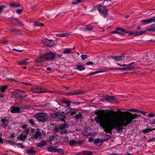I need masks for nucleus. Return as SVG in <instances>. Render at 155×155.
Segmentation results:
<instances>
[{
    "label": "nucleus",
    "instance_id": "e433bc0d",
    "mask_svg": "<svg viewBox=\"0 0 155 155\" xmlns=\"http://www.w3.org/2000/svg\"><path fill=\"white\" fill-rule=\"evenodd\" d=\"M116 30H118L120 31H122L123 32L125 33L126 32V30L122 28L121 27H117L116 28Z\"/></svg>",
    "mask_w": 155,
    "mask_h": 155
},
{
    "label": "nucleus",
    "instance_id": "a18cd8bd",
    "mask_svg": "<svg viewBox=\"0 0 155 155\" xmlns=\"http://www.w3.org/2000/svg\"><path fill=\"white\" fill-rule=\"evenodd\" d=\"M65 117L64 115L63 116H61L60 115H59L58 116V118H59L61 120H62L64 119L65 118Z\"/></svg>",
    "mask_w": 155,
    "mask_h": 155
},
{
    "label": "nucleus",
    "instance_id": "09e8293b",
    "mask_svg": "<svg viewBox=\"0 0 155 155\" xmlns=\"http://www.w3.org/2000/svg\"><path fill=\"white\" fill-rule=\"evenodd\" d=\"M64 102L67 104V106L68 107H69L70 105V101H65Z\"/></svg>",
    "mask_w": 155,
    "mask_h": 155
},
{
    "label": "nucleus",
    "instance_id": "7c9ffc66",
    "mask_svg": "<svg viewBox=\"0 0 155 155\" xmlns=\"http://www.w3.org/2000/svg\"><path fill=\"white\" fill-rule=\"evenodd\" d=\"M72 50V49L67 48L63 51V53L65 54H69L71 53Z\"/></svg>",
    "mask_w": 155,
    "mask_h": 155
},
{
    "label": "nucleus",
    "instance_id": "c756f323",
    "mask_svg": "<svg viewBox=\"0 0 155 155\" xmlns=\"http://www.w3.org/2000/svg\"><path fill=\"white\" fill-rule=\"evenodd\" d=\"M141 21L143 23V24H145L150 23V18L147 19L142 20Z\"/></svg>",
    "mask_w": 155,
    "mask_h": 155
},
{
    "label": "nucleus",
    "instance_id": "4c0bfd02",
    "mask_svg": "<svg viewBox=\"0 0 155 155\" xmlns=\"http://www.w3.org/2000/svg\"><path fill=\"white\" fill-rule=\"evenodd\" d=\"M28 122L32 126L34 125L35 124V120L32 119L29 120Z\"/></svg>",
    "mask_w": 155,
    "mask_h": 155
},
{
    "label": "nucleus",
    "instance_id": "bb28decb",
    "mask_svg": "<svg viewBox=\"0 0 155 155\" xmlns=\"http://www.w3.org/2000/svg\"><path fill=\"white\" fill-rule=\"evenodd\" d=\"M18 63L19 65H27V63L25 62L24 59L18 61Z\"/></svg>",
    "mask_w": 155,
    "mask_h": 155
},
{
    "label": "nucleus",
    "instance_id": "5fc2aeb1",
    "mask_svg": "<svg viewBox=\"0 0 155 155\" xmlns=\"http://www.w3.org/2000/svg\"><path fill=\"white\" fill-rule=\"evenodd\" d=\"M54 136H50L49 137V139L50 141H53L54 140Z\"/></svg>",
    "mask_w": 155,
    "mask_h": 155
},
{
    "label": "nucleus",
    "instance_id": "c85d7f7f",
    "mask_svg": "<svg viewBox=\"0 0 155 155\" xmlns=\"http://www.w3.org/2000/svg\"><path fill=\"white\" fill-rule=\"evenodd\" d=\"M69 35V34L68 33H61L57 34L56 35V36L57 37H64L68 36Z\"/></svg>",
    "mask_w": 155,
    "mask_h": 155
},
{
    "label": "nucleus",
    "instance_id": "72a5a7b5",
    "mask_svg": "<svg viewBox=\"0 0 155 155\" xmlns=\"http://www.w3.org/2000/svg\"><path fill=\"white\" fill-rule=\"evenodd\" d=\"M108 70H112V71H114V70H126V69L125 68H108Z\"/></svg>",
    "mask_w": 155,
    "mask_h": 155
},
{
    "label": "nucleus",
    "instance_id": "a211bd4d",
    "mask_svg": "<svg viewBox=\"0 0 155 155\" xmlns=\"http://www.w3.org/2000/svg\"><path fill=\"white\" fill-rule=\"evenodd\" d=\"M9 6L11 7L17 8L20 7V5L19 2H12L9 4Z\"/></svg>",
    "mask_w": 155,
    "mask_h": 155
},
{
    "label": "nucleus",
    "instance_id": "4be33fe9",
    "mask_svg": "<svg viewBox=\"0 0 155 155\" xmlns=\"http://www.w3.org/2000/svg\"><path fill=\"white\" fill-rule=\"evenodd\" d=\"M27 153L29 154H33L35 153V151L33 148H29L27 150Z\"/></svg>",
    "mask_w": 155,
    "mask_h": 155
},
{
    "label": "nucleus",
    "instance_id": "6e6d98bb",
    "mask_svg": "<svg viewBox=\"0 0 155 155\" xmlns=\"http://www.w3.org/2000/svg\"><path fill=\"white\" fill-rule=\"evenodd\" d=\"M150 19V23H152V22H155V17H154Z\"/></svg>",
    "mask_w": 155,
    "mask_h": 155
},
{
    "label": "nucleus",
    "instance_id": "c9c22d12",
    "mask_svg": "<svg viewBox=\"0 0 155 155\" xmlns=\"http://www.w3.org/2000/svg\"><path fill=\"white\" fill-rule=\"evenodd\" d=\"M111 34H120L122 35H124V34L120 32H118L116 30L113 31L111 32Z\"/></svg>",
    "mask_w": 155,
    "mask_h": 155
},
{
    "label": "nucleus",
    "instance_id": "dca6fc26",
    "mask_svg": "<svg viewBox=\"0 0 155 155\" xmlns=\"http://www.w3.org/2000/svg\"><path fill=\"white\" fill-rule=\"evenodd\" d=\"M38 129H37L36 132L35 134V139H41L42 136L41 133L38 131Z\"/></svg>",
    "mask_w": 155,
    "mask_h": 155
},
{
    "label": "nucleus",
    "instance_id": "bf43d9fd",
    "mask_svg": "<svg viewBox=\"0 0 155 155\" xmlns=\"http://www.w3.org/2000/svg\"><path fill=\"white\" fill-rule=\"evenodd\" d=\"M112 112V113H114V114H116V112H113L112 111L109 110H106V113H111Z\"/></svg>",
    "mask_w": 155,
    "mask_h": 155
},
{
    "label": "nucleus",
    "instance_id": "412c9836",
    "mask_svg": "<svg viewBox=\"0 0 155 155\" xmlns=\"http://www.w3.org/2000/svg\"><path fill=\"white\" fill-rule=\"evenodd\" d=\"M81 153L84 155H93L92 152L88 150L83 151Z\"/></svg>",
    "mask_w": 155,
    "mask_h": 155
},
{
    "label": "nucleus",
    "instance_id": "a19ab883",
    "mask_svg": "<svg viewBox=\"0 0 155 155\" xmlns=\"http://www.w3.org/2000/svg\"><path fill=\"white\" fill-rule=\"evenodd\" d=\"M7 80L9 81H10L11 82H12L14 81L15 82H18V81H17L15 80L13 78H8L7 79Z\"/></svg>",
    "mask_w": 155,
    "mask_h": 155
},
{
    "label": "nucleus",
    "instance_id": "ddd939ff",
    "mask_svg": "<svg viewBox=\"0 0 155 155\" xmlns=\"http://www.w3.org/2000/svg\"><path fill=\"white\" fill-rule=\"evenodd\" d=\"M76 69L79 71H84L85 69V68L81 63L79 62L78 63L76 67Z\"/></svg>",
    "mask_w": 155,
    "mask_h": 155
},
{
    "label": "nucleus",
    "instance_id": "4d7b16f0",
    "mask_svg": "<svg viewBox=\"0 0 155 155\" xmlns=\"http://www.w3.org/2000/svg\"><path fill=\"white\" fill-rule=\"evenodd\" d=\"M99 142V139L97 138V139H95L94 142V144H96L98 143Z\"/></svg>",
    "mask_w": 155,
    "mask_h": 155
},
{
    "label": "nucleus",
    "instance_id": "aec40b11",
    "mask_svg": "<svg viewBox=\"0 0 155 155\" xmlns=\"http://www.w3.org/2000/svg\"><path fill=\"white\" fill-rule=\"evenodd\" d=\"M56 149L55 147L50 146L48 147L47 150L48 151L50 152H55Z\"/></svg>",
    "mask_w": 155,
    "mask_h": 155
},
{
    "label": "nucleus",
    "instance_id": "6e6552de",
    "mask_svg": "<svg viewBox=\"0 0 155 155\" xmlns=\"http://www.w3.org/2000/svg\"><path fill=\"white\" fill-rule=\"evenodd\" d=\"M44 88H31V91L35 93H44L47 92Z\"/></svg>",
    "mask_w": 155,
    "mask_h": 155
},
{
    "label": "nucleus",
    "instance_id": "4468645a",
    "mask_svg": "<svg viewBox=\"0 0 155 155\" xmlns=\"http://www.w3.org/2000/svg\"><path fill=\"white\" fill-rule=\"evenodd\" d=\"M11 112L13 113H17L19 112L20 108L19 107L12 106L10 108Z\"/></svg>",
    "mask_w": 155,
    "mask_h": 155
},
{
    "label": "nucleus",
    "instance_id": "c03bdc74",
    "mask_svg": "<svg viewBox=\"0 0 155 155\" xmlns=\"http://www.w3.org/2000/svg\"><path fill=\"white\" fill-rule=\"evenodd\" d=\"M125 33L128 34L130 36H131V35H133L134 36V33H133V32L131 31H128L126 30Z\"/></svg>",
    "mask_w": 155,
    "mask_h": 155
},
{
    "label": "nucleus",
    "instance_id": "9b49d317",
    "mask_svg": "<svg viewBox=\"0 0 155 155\" xmlns=\"http://www.w3.org/2000/svg\"><path fill=\"white\" fill-rule=\"evenodd\" d=\"M84 92L81 90H77L73 92H68L67 93L68 95H72L77 94H83Z\"/></svg>",
    "mask_w": 155,
    "mask_h": 155
},
{
    "label": "nucleus",
    "instance_id": "20e7f679",
    "mask_svg": "<svg viewBox=\"0 0 155 155\" xmlns=\"http://www.w3.org/2000/svg\"><path fill=\"white\" fill-rule=\"evenodd\" d=\"M15 97L16 99H22L26 97L25 92L20 91H18L15 92Z\"/></svg>",
    "mask_w": 155,
    "mask_h": 155
},
{
    "label": "nucleus",
    "instance_id": "603ef678",
    "mask_svg": "<svg viewBox=\"0 0 155 155\" xmlns=\"http://www.w3.org/2000/svg\"><path fill=\"white\" fill-rule=\"evenodd\" d=\"M6 143H8L12 145H14V144H15L14 142L10 141V140H7Z\"/></svg>",
    "mask_w": 155,
    "mask_h": 155
},
{
    "label": "nucleus",
    "instance_id": "6ab92c4d",
    "mask_svg": "<svg viewBox=\"0 0 155 155\" xmlns=\"http://www.w3.org/2000/svg\"><path fill=\"white\" fill-rule=\"evenodd\" d=\"M147 30L149 31H155V24L147 28Z\"/></svg>",
    "mask_w": 155,
    "mask_h": 155
},
{
    "label": "nucleus",
    "instance_id": "473e14b6",
    "mask_svg": "<svg viewBox=\"0 0 155 155\" xmlns=\"http://www.w3.org/2000/svg\"><path fill=\"white\" fill-rule=\"evenodd\" d=\"M105 71H96V72H94V73L91 72V73H90L89 74H87V76H90V75H93L94 74H97V73H99L103 72H105Z\"/></svg>",
    "mask_w": 155,
    "mask_h": 155
},
{
    "label": "nucleus",
    "instance_id": "423d86ee",
    "mask_svg": "<svg viewBox=\"0 0 155 155\" xmlns=\"http://www.w3.org/2000/svg\"><path fill=\"white\" fill-rule=\"evenodd\" d=\"M98 11L101 14L105 16L107 13V9L105 7L101 5L99 6Z\"/></svg>",
    "mask_w": 155,
    "mask_h": 155
},
{
    "label": "nucleus",
    "instance_id": "b1692460",
    "mask_svg": "<svg viewBox=\"0 0 155 155\" xmlns=\"http://www.w3.org/2000/svg\"><path fill=\"white\" fill-rule=\"evenodd\" d=\"M146 32V31H142L138 32H136L135 33H134V36H139L140 35H141Z\"/></svg>",
    "mask_w": 155,
    "mask_h": 155
},
{
    "label": "nucleus",
    "instance_id": "f704fd0d",
    "mask_svg": "<svg viewBox=\"0 0 155 155\" xmlns=\"http://www.w3.org/2000/svg\"><path fill=\"white\" fill-rule=\"evenodd\" d=\"M82 2V0H73L72 4L73 5H77Z\"/></svg>",
    "mask_w": 155,
    "mask_h": 155
},
{
    "label": "nucleus",
    "instance_id": "f3484780",
    "mask_svg": "<svg viewBox=\"0 0 155 155\" xmlns=\"http://www.w3.org/2000/svg\"><path fill=\"white\" fill-rule=\"evenodd\" d=\"M27 136L21 134L19 136L17 137V139L21 140H24L26 139Z\"/></svg>",
    "mask_w": 155,
    "mask_h": 155
},
{
    "label": "nucleus",
    "instance_id": "052dcab7",
    "mask_svg": "<svg viewBox=\"0 0 155 155\" xmlns=\"http://www.w3.org/2000/svg\"><path fill=\"white\" fill-rule=\"evenodd\" d=\"M94 63L92 62L91 61L87 62L86 63V64L87 65H92Z\"/></svg>",
    "mask_w": 155,
    "mask_h": 155
},
{
    "label": "nucleus",
    "instance_id": "0e129e2a",
    "mask_svg": "<svg viewBox=\"0 0 155 155\" xmlns=\"http://www.w3.org/2000/svg\"><path fill=\"white\" fill-rule=\"evenodd\" d=\"M60 133L61 134H66L68 133V132L66 130H65L63 131H61L60 132Z\"/></svg>",
    "mask_w": 155,
    "mask_h": 155
},
{
    "label": "nucleus",
    "instance_id": "de8ad7c7",
    "mask_svg": "<svg viewBox=\"0 0 155 155\" xmlns=\"http://www.w3.org/2000/svg\"><path fill=\"white\" fill-rule=\"evenodd\" d=\"M81 114H79L76 115L75 117L76 119H78L81 117Z\"/></svg>",
    "mask_w": 155,
    "mask_h": 155
},
{
    "label": "nucleus",
    "instance_id": "9d476101",
    "mask_svg": "<svg viewBox=\"0 0 155 155\" xmlns=\"http://www.w3.org/2000/svg\"><path fill=\"white\" fill-rule=\"evenodd\" d=\"M1 126L4 128L7 127L8 125L9 121L5 118H3L1 120Z\"/></svg>",
    "mask_w": 155,
    "mask_h": 155
},
{
    "label": "nucleus",
    "instance_id": "ea45409f",
    "mask_svg": "<svg viewBox=\"0 0 155 155\" xmlns=\"http://www.w3.org/2000/svg\"><path fill=\"white\" fill-rule=\"evenodd\" d=\"M44 25V24L41 23L40 22H37L35 23L34 25V26H43Z\"/></svg>",
    "mask_w": 155,
    "mask_h": 155
},
{
    "label": "nucleus",
    "instance_id": "680f3d73",
    "mask_svg": "<svg viewBox=\"0 0 155 155\" xmlns=\"http://www.w3.org/2000/svg\"><path fill=\"white\" fill-rule=\"evenodd\" d=\"M23 83L27 86H32V84L31 83H25V82H23Z\"/></svg>",
    "mask_w": 155,
    "mask_h": 155
},
{
    "label": "nucleus",
    "instance_id": "13d9d810",
    "mask_svg": "<svg viewBox=\"0 0 155 155\" xmlns=\"http://www.w3.org/2000/svg\"><path fill=\"white\" fill-rule=\"evenodd\" d=\"M99 143L101 145L103 142L105 141V140H101L100 139H99Z\"/></svg>",
    "mask_w": 155,
    "mask_h": 155
},
{
    "label": "nucleus",
    "instance_id": "69168bd1",
    "mask_svg": "<svg viewBox=\"0 0 155 155\" xmlns=\"http://www.w3.org/2000/svg\"><path fill=\"white\" fill-rule=\"evenodd\" d=\"M154 115L152 114V113H150L148 114V116L149 117H153Z\"/></svg>",
    "mask_w": 155,
    "mask_h": 155
},
{
    "label": "nucleus",
    "instance_id": "7ed1b4c3",
    "mask_svg": "<svg viewBox=\"0 0 155 155\" xmlns=\"http://www.w3.org/2000/svg\"><path fill=\"white\" fill-rule=\"evenodd\" d=\"M46 116V114L43 113H38L34 116L35 117L37 118V120L38 121L41 122L45 121Z\"/></svg>",
    "mask_w": 155,
    "mask_h": 155
},
{
    "label": "nucleus",
    "instance_id": "5701e85b",
    "mask_svg": "<svg viewBox=\"0 0 155 155\" xmlns=\"http://www.w3.org/2000/svg\"><path fill=\"white\" fill-rule=\"evenodd\" d=\"M46 143V142L45 141L42 140L39 143L37 144L36 145L38 147H41L44 146Z\"/></svg>",
    "mask_w": 155,
    "mask_h": 155
},
{
    "label": "nucleus",
    "instance_id": "774afa93",
    "mask_svg": "<svg viewBox=\"0 0 155 155\" xmlns=\"http://www.w3.org/2000/svg\"><path fill=\"white\" fill-rule=\"evenodd\" d=\"M7 43H8V41L7 40H5V41H2V42H1V43H2L3 44L6 45V44H7Z\"/></svg>",
    "mask_w": 155,
    "mask_h": 155
},
{
    "label": "nucleus",
    "instance_id": "f257e3e1",
    "mask_svg": "<svg viewBox=\"0 0 155 155\" xmlns=\"http://www.w3.org/2000/svg\"><path fill=\"white\" fill-rule=\"evenodd\" d=\"M122 114L119 119L115 117L109 115H100L95 118V120L97 124H100L101 127L107 133H110L112 130L116 128L118 132H121L124 128L123 126H127L131 123L132 120L137 118L136 114H132L128 112Z\"/></svg>",
    "mask_w": 155,
    "mask_h": 155
},
{
    "label": "nucleus",
    "instance_id": "2f4dec72",
    "mask_svg": "<svg viewBox=\"0 0 155 155\" xmlns=\"http://www.w3.org/2000/svg\"><path fill=\"white\" fill-rule=\"evenodd\" d=\"M155 129V128H154V129L146 128L145 129L143 130V131L144 133H147L149 132V131H153V130H154Z\"/></svg>",
    "mask_w": 155,
    "mask_h": 155
},
{
    "label": "nucleus",
    "instance_id": "79ce46f5",
    "mask_svg": "<svg viewBox=\"0 0 155 155\" xmlns=\"http://www.w3.org/2000/svg\"><path fill=\"white\" fill-rule=\"evenodd\" d=\"M57 152L59 153H64V152L62 150V149L61 148H59L58 149H56V152Z\"/></svg>",
    "mask_w": 155,
    "mask_h": 155
},
{
    "label": "nucleus",
    "instance_id": "2eb2a0df",
    "mask_svg": "<svg viewBox=\"0 0 155 155\" xmlns=\"http://www.w3.org/2000/svg\"><path fill=\"white\" fill-rule=\"evenodd\" d=\"M111 57L116 61H120L123 60V58H124V56L123 54H122L120 56H111Z\"/></svg>",
    "mask_w": 155,
    "mask_h": 155
},
{
    "label": "nucleus",
    "instance_id": "37998d69",
    "mask_svg": "<svg viewBox=\"0 0 155 155\" xmlns=\"http://www.w3.org/2000/svg\"><path fill=\"white\" fill-rule=\"evenodd\" d=\"M23 10L22 9H18L16 10V13L18 14H21L22 13Z\"/></svg>",
    "mask_w": 155,
    "mask_h": 155
},
{
    "label": "nucleus",
    "instance_id": "1a4fd4ad",
    "mask_svg": "<svg viewBox=\"0 0 155 155\" xmlns=\"http://www.w3.org/2000/svg\"><path fill=\"white\" fill-rule=\"evenodd\" d=\"M58 128L56 129L57 132L58 131V130H63L69 128V126L67 124L64 123L63 124H61L59 125L58 127Z\"/></svg>",
    "mask_w": 155,
    "mask_h": 155
},
{
    "label": "nucleus",
    "instance_id": "0eeeda50",
    "mask_svg": "<svg viewBox=\"0 0 155 155\" xmlns=\"http://www.w3.org/2000/svg\"><path fill=\"white\" fill-rule=\"evenodd\" d=\"M44 45L47 47H51L54 44V41L53 40H49L47 39H45L43 41Z\"/></svg>",
    "mask_w": 155,
    "mask_h": 155
},
{
    "label": "nucleus",
    "instance_id": "3c124183",
    "mask_svg": "<svg viewBox=\"0 0 155 155\" xmlns=\"http://www.w3.org/2000/svg\"><path fill=\"white\" fill-rule=\"evenodd\" d=\"M30 131L29 128H28V129H25L24 131V132L26 134H28L29 132Z\"/></svg>",
    "mask_w": 155,
    "mask_h": 155
},
{
    "label": "nucleus",
    "instance_id": "f03ea898",
    "mask_svg": "<svg viewBox=\"0 0 155 155\" xmlns=\"http://www.w3.org/2000/svg\"><path fill=\"white\" fill-rule=\"evenodd\" d=\"M55 55V53L53 52L47 53L37 58L34 62L35 63H39L52 59Z\"/></svg>",
    "mask_w": 155,
    "mask_h": 155
},
{
    "label": "nucleus",
    "instance_id": "393cba45",
    "mask_svg": "<svg viewBox=\"0 0 155 155\" xmlns=\"http://www.w3.org/2000/svg\"><path fill=\"white\" fill-rule=\"evenodd\" d=\"M69 144L71 146H74L78 144V142L72 140H71L69 141Z\"/></svg>",
    "mask_w": 155,
    "mask_h": 155
},
{
    "label": "nucleus",
    "instance_id": "338daca9",
    "mask_svg": "<svg viewBox=\"0 0 155 155\" xmlns=\"http://www.w3.org/2000/svg\"><path fill=\"white\" fill-rule=\"evenodd\" d=\"M83 134L84 135H85V136H87L90 134V133H85L84 131H83Z\"/></svg>",
    "mask_w": 155,
    "mask_h": 155
},
{
    "label": "nucleus",
    "instance_id": "58836bf2",
    "mask_svg": "<svg viewBox=\"0 0 155 155\" xmlns=\"http://www.w3.org/2000/svg\"><path fill=\"white\" fill-rule=\"evenodd\" d=\"M14 144L17 147H20L23 148H24L25 147L24 146L22 145V144L21 143H15Z\"/></svg>",
    "mask_w": 155,
    "mask_h": 155
},
{
    "label": "nucleus",
    "instance_id": "cd10ccee",
    "mask_svg": "<svg viewBox=\"0 0 155 155\" xmlns=\"http://www.w3.org/2000/svg\"><path fill=\"white\" fill-rule=\"evenodd\" d=\"M93 28L91 26H89L88 25L85 26V29L86 31H91L93 30Z\"/></svg>",
    "mask_w": 155,
    "mask_h": 155
},
{
    "label": "nucleus",
    "instance_id": "a878e982",
    "mask_svg": "<svg viewBox=\"0 0 155 155\" xmlns=\"http://www.w3.org/2000/svg\"><path fill=\"white\" fill-rule=\"evenodd\" d=\"M107 99L109 102H114L115 100V99L112 96H108L107 97Z\"/></svg>",
    "mask_w": 155,
    "mask_h": 155
},
{
    "label": "nucleus",
    "instance_id": "8fccbe9b",
    "mask_svg": "<svg viewBox=\"0 0 155 155\" xmlns=\"http://www.w3.org/2000/svg\"><path fill=\"white\" fill-rule=\"evenodd\" d=\"M6 6L5 5H0V13L2 12L4 8H5Z\"/></svg>",
    "mask_w": 155,
    "mask_h": 155
},
{
    "label": "nucleus",
    "instance_id": "49530a36",
    "mask_svg": "<svg viewBox=\"0 0 155 155\" xmlns=\"http://www.w3.org/2000/svg\"><path fill=\"white\" fill-rule=\"evenodd\" d=\"M15 32H16L15 34L17 35H20L21 34V31L19 29L16 30H15Z\"/></svg>",
    "mask_w": 155,
    "mask_h": 155
},
{
    "label": "nucleus",
    "instance_id": "864d4df0",
    "mask_svg": "<svg viewBox=\"0 0 155 155\" xmlns=\"http://www.w3.org/2000/svg\"><path fill=\"white\" fill-rule=\"evenodd\" d=\"M81 57L83 60H85L87 58V56L86 55H81Z\"/></svg>",
    "mask_w": 155,
    "mask_h": 155
},
{
    "label": "nucleus",
    "instance_id": "39448f33",
    "mask_svg": "<svg viewBox=\"0 0 155 155\" xmlns=\"http://www.w3.org/2000/svg\"><path fill=\"white\" fill-rule=\"evenodd\" d=\"M10 19L11 22L14 25H18L21 26H22L24 25V24L22 22H21L20 20L16 18L11 17Z\"/></svg>",
    "mask_w": 155,
    "mask_h": 155
},
{
    "label": "nucleus",
    "instance_id": "e2e57ef3",
    "mask_svg": "<svg viewBox=\"0 0 155 155\" xmlns=\"http://www.w3.org/2000/svg\"><path fill=\"white\" fill-rule=\"evenodd\" d=\"M5 88H0V91L2 92H4L5 91Z\"/></svg>",
    "mask_w": 155,
    "mask_h": 155
},
{
    "label": "nucleus",
    "instance_id": "f8f14e48",
    "mask_svg": "<svg viewBox=\"0 0 155 155\" xmlns=\"http://www.w3.org/2000/svg\"><path fill=\"white\" fill-rule=\"evenodd\" d=\"M117 64L120 66H126L127 67L125 68L126 70V71H128V70H133L134 67L133 66H131L130 65H129V64H121L118 63H117Z\"/></svg>",
    "mask_w": 155,
    "mask_h": 155
}]
</instances>
